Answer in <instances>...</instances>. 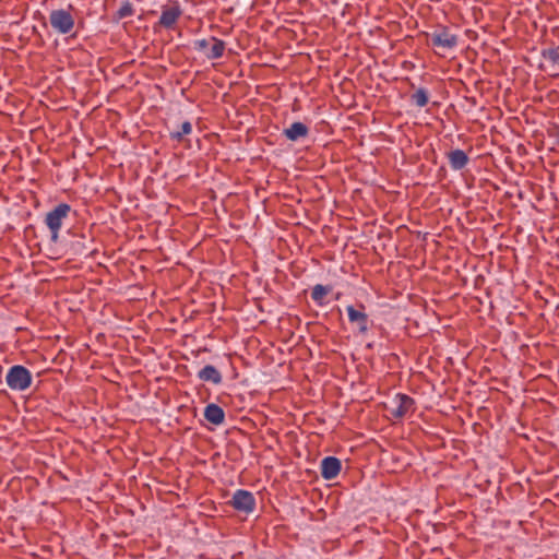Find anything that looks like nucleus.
Instances as JSON below:
<instances>
[{
    "mask_svg": "<svg viewBox=\"0 0 559 559\" xmlns=\"http://www.w3.org/2000/svg\"><path fill=\"white\" fill-rule=\"evenodd\" d=\"M181 15L182 9L177 1L163 5L162 14L159 20L154 24V29L156 31L157 27L174 29Z\"/></svg>",
    "mask_w": 559,
    "mask_h": 559,
    "instance_id": "obj_7",
    "label": "nucleus"
},
{
    "mask_svg": "<svg viewBox=\"0 0 559 559\" xmlns=\"http://www.w3.org/2000/svg\"><path fill=\"white\" fill-rule=\"evenodd\" d=\"M348 322L353 328L355 335L365 336L370 331L372 320L366 312V306L362 302L348 305L346 307Z\"/></svg>",
    "mask_w": 559,
    "mask_h": 559,
    "instance_id": "obj_2",
    "label": "nucleus"
},
{
    "mask_svg": "<svg viewBox=\"0 0 559 559\" xmlns=\"http://www.w3.org/2000/svg\"><path fill=\"white\" fill-rule=\"evenodd\" d=\"M32 381V372L23 365H13L9 368L5 376L7 385L12 391H25L31 386Z\"/></svg>",
    "mask_w": 559,
    "mask_h": 559,
    "instance_id": "obj_4",
    "label": "nucleus"
},
{
    "mask_svg": "<svg viewBox=\"0 0 559 559\" xmlns=\"http://www.w3.org/2000/svg\"><path fill=\"white\" fill-rule=\"evenodd\" d=\"M330 286H324L322 284H317L313 286L311 292V298L318 306H324L326 302L324 301V297L331 292Z\"/></svg>",
    "mask_w": 559,
    "mask_h": 559,
    "instance_id": "obj_19",
    "label": "nucleus"
},
{
    "mask_svg": "<svg viewBox=\"0 0 559 559\" xmlns=\"http://www.w3.org/2000/svg\"><path fill=\"white\" fill-rule=\"evenodd\" d=\"M229 506L234 508L239 513L250 514L254 511L257 501L253 493L246 489H237L231 499L229 500Z\"/></svg>",
    "mask_w": 559,
    "mask_h": 559,
    "instance_id": "obj_8",
    "label": "nucleus"
},
{
    "mask_svg": "<svg viewBox=\"0 0 559 559\" xmlns=\"http://www.w3.org/2000/svg\"><path fill=\"white\" fill-rule=\"evenodd\" d=\"M198 378L203 382H210L215 385L221 384L223 381L221 371L213 365H205L199 370Z\"/></svg>",
    "mask_w": 559,
    "mask_h": 559,
    "instance_id": "obj_15",
    "label": "nucleus"
},
{
    "mask_svg": "<svg viewBox=\"0 0 559 559\" xmlns=\"http://www.w3.org/2000/svg\"><path fill=\"white\" fill-rule=\"evenodd\" d=\"M71 213L75 214L76 212L72 210L70 204L62 202L57 204L46 214L44 222L49 229L50 240L52 242L58 241L63 222Z\"/></svg>",
    "mask_w": 559,
    "mask_h": 559,
    "instance_id": "obj_1",
    "label": "nucleus"
},
{
    "mask_svg": "<svg viewBox=\"0 0 559 559\" xmlns=\"http://www.w3.org/2000/svg\"><path fill=\"white\" fill-rule=\"evenodd\" d=\"M540 55L552 68L557 70V72L551 73V76H559V46L543 49Z\"/></svg>",
    "mask_w": 559,
    "mask_h": 559,
    "instance_id": "obj_17",
    "label": "nucleus"
},
{
    "mask_svg": "<svg viewBox=\"0 0 559 559\" xmlns=\"http://www.w3.org/2000/svg\"><path fill=\"white\" fill-rule=\"evenodd\" d=\"M204 418L214 426H219L225 421V412L219 405L210 403L204 408Z\"/></svg>",
    "mask_w": 559,
    "mask_h": 559,
    "instance_id": "obj_14",
    "label": "nucleus"
},
{
    "mask_svg": "<svg viewBox=\"0 0 559 559\" xmlns=\"http://www.w3.org/2000/svg\"><path fill=\"white\" fill-rule=\"evenodd\" d=\"M557 143L559 144V130H558V133H557Z\"/></svg>",
    "mask_w": 559,
    "mask_h": 559,
    "instance_id": "obj_22",
    "label": "nucleus"
},
{
    "mask_svg": "<svg viewBox=\"0 0 559 559\" xmlns=\"http://www.w3.org/2000/svg\"><path fill=\"white\" fill-rule=\"evenodd\" d=\"M342 469V462L336 456H325L320 464L321 477L324 480H332L338 476Z\"/></svg>",
    "mask_w": 559,
    "mask_h": 559,
    "instance_id": "obj_11",
    "label": "nucleus"
},
{
    "mask_svg": "<svg viewBox=\"0 0 559 559\" xmlns=\"http://www.w3.org/2000/svg\"><path fill=\"white\" fill-rule=\"evenodd\" d=\"M71 9L72 5H69L68 9H56L50 12L49 23L58 34L67 35L73 29L75 22L70 12Z\"/></svg>",
    "mask_w": 559,
    "mask_h": 559,
    "instance_id": "obj_6",
    "label": "nucleus"
},
{
    "mask_svg": "<svg viewBox=\"0 0 559 559\" xmlns=\"http://www.w3.org/2000/svg\"><path fill=\"white\" fill-rule=\"evenodd\" d=\"M192 133V123L189 120L183 121L175 129L169 130V139L175 142H181L186 135Z\"/></svg>",
    "mask_w": 559,
    "mask_h": 559,
    "instance_id": "obj_16",
    "label": "nucleus"
},
{
    "mask_svg": "<svg viewBox=\"0 0 559 559\" xmlns=\"http://www.w3.org/2000/svg\"><path fill=\"white\" fill-rule=\"evenodd\" d=\"M195 51L201 52L207 60H216L224 56L226 43L216 37L198 38L192 43Z\"/></svg>",
    "mask_w": 559,
    "mask_h": 559,
    "instance_id": "obj_3",
    "label": "nucleus"
},
{
    "mask_svg": "<svg viewBox=\"0 0 559 559\" xmlns=\"http://www.w3.org/2000/svg\"><path fill=\"white\" fill-rule=\"evenodd\" d=\"M464 99L471 105V107H475L477 105V99L474 96H465Z\"/></svg>",
    "mask_w": 559,
    "mask_h": 559,
    "instance_id": "obj_21",
    "label": "nucleus"
},
{
    "mask_svg": "<svg viewBox=\"0 0 559 559\" xmlns=\"http://www.w3.org/2000/svg\"><path fill=\"white\" fill-rule=\"evenodd\" d=\"M134 12L133 4L129 0H124L121 7L112 14L111 20L114 23H119L121 20L132 16Z\"/></svg>",
    "mask_w": 559,
    "mask_h": 559,
    "instance_id": "obj_18",
    "label": "nucleus"
},
{
    "mask_svg": "<svg viewBox=\"0 0 559 559\" xmlns=\"http://www.w3.org/2000/svg\"><path fill=\"white\" fill-rule=\"evenodd\" d=\"M430 41L433 47L451 50L457 46L459 37L452 34L449 27L440 25L430 34Z\"/></svg>",
    "mask_w": 559,
    "mask_h": 559,
    "instance_id": "obj_9",
    "label": "nucleus"
},
{
    "mask_svg": "<svg viewBox=\"0 0 559 559\" xmlns=\"http://www.w3.org/2000/svg\"><path fill=\"white\" fill-rule=\"evenodd\" d=\"M411 102L419 108L425 107L429 102L428 91L424 87H419L411 95Z\"/></svg>",
    "mask_w": 559,
    "mask_h": 559,
    "instance_id": "obj_20",
    "label": "nucleus"
},
{
    "mask_svg": "<svg viewBox=\"0 0 559 559\" xmlns=\"http://www.w3.org/2000/svg\"><path fill=\"white\" fill-rule=\"evenodd\" d=\"M447 157L452 170H461L469 162L468 155L461 148L450 151L447 153Z\"/></svg>",
    "mask_w": 559,
    "mask_h": 559,
    "instance_id": "obj_13",
    "label": "nucleus"
},
{
    "mask_svg": "<svg viewBox=\"0 0 559 559\" xmlns=\"http://www.w3.org/2000/svg\"><path fill=\"white\" fill-rule=\"evenodd\" d=\"M72 239L70 240L68 248L72 255L75 257H91L95 253V249L92 248L94 243V237L91 233L84 231H71Z\"/></svg>",
    "mask_w": 559,
    "mask_h": 559,
    "instance_id": "obj_5",
    "label": "nucleus"
},
{
    "mask_svg": "<svg viewBox=\"0 0 559 559\" xmlns=\"http://www.w3.org/2000/svg\"><path fill=\"white\" fill-rule=\"evenodd\" d=\"M392 403L394 407L391 409V415L396 419L415 412V400L407 394L396 393Z\"/></svg>",
    "mask_w": 559,
    "mask_h": 559,
    "instance_id": "obj_10",
    "label": "nucleus"
},
{
    "mask_svg": "<svg viewBox=\"0 0 559 559\" xmlns=\"http://www.w3.org/2000/svg\"><path fill=\"white\" fill-rule=\"evenodd\" d=\"M287 140L296 142L300 139L307 138L309 128L300 121L293 122L288 128H285L282 133Z\"/></svg>",
    "mask_w": 559,
    "mask_h": 559,
    "instance_id": "obj_12",
    "label": "nucleus"
}]
</instances>
